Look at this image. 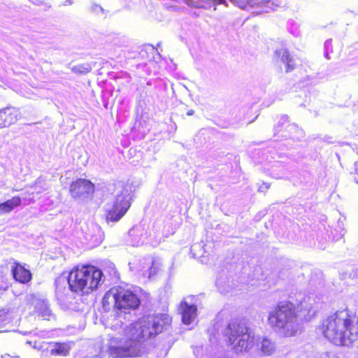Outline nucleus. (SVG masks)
I'll list each match as a JSON object with an SVG mask.
<instances>
[{
	"label": "nucleus",
	"mask_w": 358,
	"mask_h": 358,
	"mask_svg": "<svg viewBox=\"0 0 358 358\" xmlns=\"http://www.w3.org/2000/svg\"><path fill=\"white\" fill-rule=\"evenodd\" d=\"M111 299L114 301L115 313L110 324L115 331L122 329L125 338H112L108 342V352L113 358L139 357L145 352V342L151 340L169 326L171 318L167 314L148 315L138 321L135 318V310L139 307L141 301L137 294L130 289L122 287L111 288L103 299V303Z\"/></svg>",
	"instance_id": "obj_1"
},
{
	"label": "nucleus",
	"mask_w": 358,
	"mask_h": 358,
	"mask_svg": "<svg viewBox=\"0 0 358 358\" xmlns=\"http://www.w3.org/2000/svg\"><path fill=\"white\" fill-rule=\"evenodd\" d=\"M104 281L105 275L97 267L91 265L77 267L67 276H59L55 280V295L59 301L66 303L68 301L66 292L69 290L87 294L98 289Z\"/></svg>",
	"instance_id": "obj_2"
},
{
	"label": "nucleus",
	"mask_w": 358,
	"mask_h": 358,
	"mask_svg": "<svg viewBox=\"0 0 358 358\" xmlns=\"http://www.w3.org/2000/svg\"><path fill=\"white\" fill-rule=\"evenodd\" d=\"M312 299L299 293L294 301H284L278 303L269 313L268 322L272 329L283 336H294L299 329L297 313L302 310L309 313L313 308Z\"/></svg>",
	"instance_id": "obj_3"
},
{
	"label": "nucleus",
	"mask_w": 358,
	"mask_h": 358,
	"mask_svg": "<svg viewBox=\"0 0 358 358\" xmlns=\"http://www.w3.org/2000/svg\"><path fill=\"white\" fill-rule=\"evenodd\" d=\"M323 334L335 345L350 346L357 339L358 323L348 310L337 311L324 322Z\"/></svg>",
	"instance_id": "obj_4"
},
{
	"label": "nucleus",
	"mask_w": 358,
	"mask_h": 358,
	"mask_svg": "<svg viewBox=\"0 0 358 358\" xmlns=\"http://www.w3.org/2000/svg\"><path fill=\"white\" fill-rule=\"evenodd\" d=\"M215 331L218 335L221 332L236 354L249 351L256 343L255 333L244 321L234 320L225 326L217 324L212 329L211 333Z\"/></svg>",
	"instance_id": "obj_5"
},
{
	"label": "nucleus",
	"mask_w": 358,
	"mask_h": 358,
	"mask_svg": "<svg viewBox=\"0 0 358 358\" xmlns=\"http://www.w3.org/2000/svg\"><path fill=\"white\" fill-rule=\"evenodd\" d=\"M108 191L111 192L113 198L112 203L107 205L106 220L117 222L131 206L133 186L129 183L117 181L109 186Z\"/></svg>",
	"instance_id": "obj_6"
},
{
	"label": "nucleus",
	"mask_w": 358,
	"mask_h": 358,
	"mask_svg": "<svg viewBox=\"0 0 358 358\" xmlns=\"http://www.w3.org/2000/svg\"><path fill=\"white\" fill-rule=\"evenodd\" d=\"M70 192L73 198L84 200L94 192V185L88 180L80 178L71 183Z\"/></svg>",
	"instance_id": "obj_7"
},
{
	"label": "nucleus",
	"mask_w": 358,
	"mask_h": 358,
	"mask_svg": "<svg viewBox=\"0 0 358 358\" xmlns=\"http://www.w3.org/2000/svg\"><path fill=\"white\" fill-rule=\"evenodd\" d=\"M17 110L13 108L0 110V128L7 127L14 124L17 120Z\"/></svg>",
	"instance_id": "obj_8"
},
{
	"label": "nucleus",
	"mask_w": 358,
	"mask_h": 358,
	"mask_svg": "<svg viewBox=\"0 0 358 358\" xmlns=\"http://www.w3.org/2000/svg\"><path fill=\"white\" fill-rule=\"evenodd\" d=\"M180 308L182 322L185 324H191L196 315V306L194 304L189 305L187 301H182Z\"/></svg>",
	"instance_id": "obj_9"
},
{
	"label": "nucleus",
	"mask_w": 358,
	"mask_h": 358,
	"mask_svg": "<svg viewBox=\"0 0 358 358\" xmlns=\"http://www.w3.org/2000/svg\"><path fill=\"white\" fill-rule=\"evenodd\" d=\"M35 311L39 316L43 317L44 320H50L52 315V310L50 308L49 303L45 299L34 298L32 300Z\"/></svg>",
	"instance_id": "obj_10"
},
{
	"label": "nucleus",
	"mask_w": 358,
	"mask_h": 358,
	"mask_svg": "<svg viewBox=\"0 0 358 358\" xmlns=\"http://www.w3.org/2000/svg\"><path fill=\"white\" fill-rule=\"evenodd\" d=\"M275 57L285 64V71L287 73L293 71L295 69V62L291 57L289 51L285 48H281L275 51Z\"/></svg>",
	"instance_id": "obj_11"
},
{
	"label": "nucleus",
	"mask_w": 358,
	"mask_h": 358,
	"mask_svg": "<svg viewBox=\"0 0 358 358\" xmlns=\"http://www.w3.org/2000/svg\"><path fill=\"white\" fill-rule=\"evenodd\" d=\"M12 274L14 279L21 283H27L31 279L30 271L18 264L13 267Z\"/></svg>",
	"instance_id": "obj_12"
},
{
	"label": "nucleus",
	"mask_w": 358,
	"mask_h": 358,
	"mask_svg": "<svg viewBox=\"0 0 358 358\" xmlns=\"http://www.w3.org/2000/svg\"><path fill=\"white\" fill-rule=\"evenodd\" d=\"M280 136L284 138H289L293 140L299 141L304 137V132L296 124H291L286 127L285 130L282 131Z\"/></svg>",
	"instance_id": "obj_13"
},
{
	"label": "nucleus",
	"mask_w": 358,
	"mask_h": 358,
	"mask_svg": "<svg viewBox=\"0 0 358 358\" xmlns=\"http://www.w3.org/2000/svg\"><path fill=\"white\" fill-rule=\"evenodd\" d=\"M143 264L146 265L142 266V275L147 276L148 278L154 276L159 271V266L155 263L152 258L151 257L145 259Z\"/></svg>",
	"instance_id": "obj_14"
},
{
	"label": "nucleus",
	"mask_w": 358,
	"mask_h": 358,
	"mask_svg": "<svg viewBox=\"0 0 358 358\" xmlns=\"http://www.w3.org/2000/svg\"><path fill=\"white\" fill-rule=\"evenodd\" d=\"M22 200L20 196H13L12 199L0 203V212L7 213L13 210L15 208L21 205Z\"/></svg>",
	"instance_id": "obj_15"
},
{
	"label": "nucleus",
	"mask_w": 358,
	"mask_h": 358,
	"mask_svg": "<svg viewBox=\"0 0 358 358\" xmlns=\"http://www.w3.org/2000/svg\"><path fill=\"white\" fill-rule=\"evenodd\" d=\"M92 234L87 235V239L94 245H99L103 239V233L99 226L96 224L92 225Z\"/></svg>",
	"instance_id": "obj_16"
},
{
	"label": "nucleus",
	"mask_w": 358,
	"mask_h": 358,
	"mask_svg": "<svg viewBox=\"0 0 358 358\" xmlns=\"http://www.w3.org/2000/svg\"><path fill=\"white\" fill-rule=\"evenodd\" d=\"M71 347L69 344L56 343L50 350V354L54 356H66L69 354Z\"/></svg>",
	"instance_id": "obj_17"
},
{
	"label": "nucleus",
	"mask_w": 358,
	"mask_h": 358,
	"mask_svg": "<svg viewBox=\"0 0 358 358\" xmlns=\"http://www.w3.org/2000/svg\"><path fill=\"white\" fill-rule=\"evenodd\" d=\"M275 349L274 343L267 338H263L261 343V350L265 355H271Z\"/></svg>",
	"instance_id": "obj_18"
},
{
	"label": "nucleus",
	"mask_w": 358,
	"mask_h": 358,
	"mask_svg": "<svg viewBox=\"0 0 358 358\" xmlns=\"http://www.w3.org/2000/svg\"><path fill=\"white\" fill-rule=\"evenodd\" d=\"M104 272L109 275L111 280H116L119 279V274L117 271L115 264L112 262H108L106 264Z\"/></svg>",
	"instance_id": "obj_19"
},
{
	"label": "nucleus",
	"mask_w": 358,
	"mask_h": 358,
	"mask_svg": "<svg viewBox=\"0 0 358 358\" xmlns=\"http://www.w3.org/2000/svg\"><path fill=\"white\" fill-rule=\"evenodd\" d=\"M289 121V117L287 115H283L280 117L279 121L277 124L274 127V136H278L282 131V128L285 126L286 123Z\"/></svg>",
	"instance_id": "obj_20"
},
{
	"label": "nucleus",
	"mask_w": 358,
	"mask_h": 358,
	"mask_svg": "<svg viewBox=\"0 0 358 358\" xmlns=\"http://www.w3.org/2000/svg\"><path fill=\"white\" fill-rule=\"evenodd\" d=\"M92 70L89 64H79L72 68V71L77 74H87Z\"/></svg>",
	"instance_id": "obj_21"
},
{
	"label": "nucleus",
	"mask_w": 358,
	"mask_h": 358,
	"mask_svg": "<svg viewBox=\"0 0 358 358\" xmlns=\"http://www.w3.org/2000/svg\"><path fill=\"white\" fill-rule=\"evenodd\" d=\"M216 285L220 292L222 294H227L232 289L231 286L229 284L225 287L224 285V280L222 278L217 279Z\"/></svg>",
	"instance_id": "obj_22"
},
{
	"label": "nucleus",
	"mask_w": 358,
	"mask_h": 358,
	"mask_svg": "<svg viewBox=\"0 0 358 358\" xmlns=\"http://www.w3.org/2000/svg\"><path fill=\"white\" fill-rule=\"evenodd\" d=\"M332 40L328 39L324 42V57L329 59V53L332 52Z\"/></svg>",
	"instance_id": "obj_23"
},
{
	"label": "nucleus",
	"mask_w": 358,
	"mask_h": 358,
	"mask_svg": "<svg viewBox=\"0 0 358 358\" xmlns=\"http://www.w3.org/2000/svg\"><path fill=\"white\" fill-rule=\"evenodd\" d=\"M348 278L352 279L355 282L358 283V268H352V270L348 273Z\"/></svg>",
	"instance_id": "obj_24"
},
{
	"label": "nucleus",
	"mask_w": 358,
	"mask_h": 358,
	"mask_svg": "<svg viewBox=\"0 0 358 358\" xmlns=\"http://www.w3.org/2000/svg\"><path fill=\"white\" fill-rule=\"evenodd\" d=\"M91 10L96 14H99L100 13H103V8L99 5H92L91 6Z\"/></svg>",
	"instance_id": "obj_25"
},
{
	"label": "nucleus",
	"mask_w": 358,
	"mask_h": 358,
	"mask_svg": "<svg viewBox=\"0 0 358 358\" xmlns=\"http://www.w3.org/2000/svg\"><path fill=\"white\" fill-rule=\"evenodd\" d=\"M203 349L201 347H196L194 348V354L196 355L197 358L201 355Z\"/></svg>",
	"instance_id": "obj_26"
},
{
	"label": "nucleus",
	"mask_w": 358,
	"mask_h": 358,
	"mask_svg": "<svg viewBox=\"0 0 358 358\" xmlns=\"http://www.w3.org/2000/svg\"><path fill=\"white\" fill-rule=\"evenodd\" d=\"M6 320V314L4 310L0 311V324Z\"/></svg>",
	"instance_id": "obj_27"
},
{
	"label": "nucleus",
	"mask_w": 358,
	"mask_h": 358,
	"mask_svg": "<svg viewBox=\"0 0 358 358\" xmlns=\"http://www.w3.org/2000/svg\"><path fill=\"white\" fill-rule=\"evenodd\" d=\"M282 171V169H280L281 172L276 173H273V171L271 173L272 177L274 178H276V179L281 178L283 176V172Z\"/></svg>",
	"instance_id": "obj_28"
},
{
	"label": "nucleus",
	"mask_w": 358,
	"mask_h": 358,
	"mask_svg": "<svg viewBox=\"0 0 358 358\" xmlns=\"http://www.w3.org/2000/svg\"><path fill=\"white\" fill-rule=\"evenodd\" d=\"M269 185L268 183H263L262 185L259 186V192H264L265 190L268 189L269 188Z\"/></svg>",
	"instance_id": "obj_29"
},
{
	"label": "nucleus",
	"mask_w": 358,
	"mask_h": 358,
	"mask_svg": "<svg viewBox=\"0 0 358 358\" xmlns=\"http://www.w3.org/2000/svg\"><path fill=\"white\" fill-rule=\"evenodd\" d=\"M7 287V285L2 281V277L0 276V291L6 290Z\"/></svg>",
	"instance_id": "obj_30"
},
{
	"label": "nucleus",
	"mask_w": 358,
	"mask_h": 358,
	"mask_svg": "<svg viewBox=\"0 0 358 358\" xmlns=\"http://www.w3.org/2000/svg\"><path fill=\"white\" fill-rule=\"evenodd\" d=\"M355 166L356 167L355 173L358 176V162H357L355 163ZM355 180L356 182L358 183V179L357 178H355Z\"/></svg>",
	"instance_id": "obj_31"
},
{
	"label": "nucleus",
	"mask_w": 358,
	"mask_h": 358,
	"mask_svg": "<svg viewBox=\"0 0 358 358\" xmlns=\"http://www.w3.org/2000/svg\"><path fill=\"white\" fill-rule=\"evenodd\" d=\"M31 1L35 5H40L41 1L39 0H31Z\"/></svg>",
	"instance_id": "obj_32"
},
{
	"label": "nucleus",
	"mask_w": 358,
	"mask_h": 358,
	"mask_svg": "<svg viewBox=\"0 0 358 358\" xmlns=\"http://www.w3.org/2000/svg\"><path fill=\"white\" fill-rule=\"evenodd\" d=\"M194 114V110H189L187 113V115H188V116L193 115Z\"/></svg>",
	"instance_id": "obj_33"
},
{
	"label": "nucleus",
	"mask_w": 358,
	"mask_h": 358,
	"mask_svg": "<svg viewBox=\"0 0 358 358\" xmlns=\"http://www.w3.org/2000/svg\"><path fill=\"white\" fill-rule=\"evenodd\" d=\"M174 233V229L173 228H171V230H169L168 231V233L166 234V236L169 235V234H173Z\"/></svg>",
	"instance_id": "obj_34"
},
{
	"label": "nucleus",
	"mask_w": 358,
	"mask_h": 358,
	"mask_svg": "<svg viewBox=\"0 0 358 358\" xmlns=\"http://www.w3.org/2000/svg\"><path fill=\"white\" fill-rule=\"evenodd\" d=\"M282 164H280V163H277L275 166H273L272 168L273 169L274 167H277V168H279V167H282Z\"/></svg>",
	"instance_id": "obj_35"
},
{
	"label": "nucleus",
	"mask_w": 358,
	"mask_h": 358,
	"mask_svg": "<svg viewBox=\"0 0 358 358\" xmlns=\"http://www.w3.org/2000/svg\"><path fill=\"white\" fill-rule=\"evenodd\" d=\"M72 3H73V0H66V4L71 5Z\"/></svg>",
	"instance_id": "obj_36"
},
{
	"label": "nucleus",
	"mask_w": 358,
	"mask_h": 358,
	"mask_svg": "<svg viewBox=\"0 0 358 358\" xmlns=\"http://www.w3.org/2000/svg\"><path fill=\"white\" fill-rule=\"evenodd\" d=\"M146 53L145 51H143V50H141L140 54L142 55V56H143V54Z\"/></svg>",
	"instance_id": "obj_37"
}]
</instances>
